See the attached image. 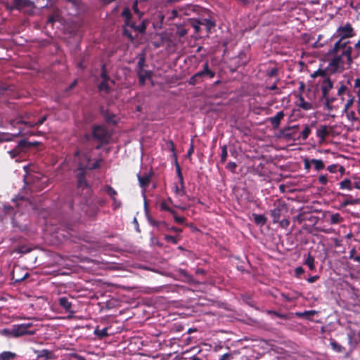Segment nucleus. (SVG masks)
Returning a JSON list of instances; mask_svg holds the SVG:
<instances>
[{
    "label": "nucleus",
    "instance_id": "nucleus-1",
    "mask_svg": "<svg viewBox=\"0 0 360 360\" xmlns=\"http://www.w3.org/2000/svg\"><path fill=\"white\" fill-rule=\"evenodd\" d=\"M353 49L350 42L337 41L328 52L329 56H333L330 61V66L335 70L343 67L345 64L350 67L354 59V55L352 56Z\"/></svg>",
    "mask_w": 360,
    "mask_h": 360
},
{
    "label": "nucleus",
    "instance_id": "nucleus-2",
    "mask_svg": "<svg viewBox=\"0 0 360 360\" xmlns=\"http://www.w3.org/2000/svg\"><path fill=\"white\" fill-rule=\"evenodd\" d=\"M333 88V82L329 77H326L321 82V100L323 101L324 108L329 111L333 110L332 104L337 100L335 96H329Z\"/></svg>",
    "mask_w": 360,
    "mask_h": 360
},
{
    "label": "nucleus",
    "instance_id": "nucleus-3",
    "mask_svg": "<svg viewBox=\"0 0 360 360\" xmlns=\"http://www.w3.org/2000/svg\"><path fill=\"white\" fill-rule=\"evenodd\" d=\"M288 212V207L287 203L283 200H276L273 204V209L269 211L270 215L273 218V223H278L281 217Z\"/></svg>",
    "mask_w": 360,
    "mask_h": 360
},
{
    "label": "nucleus",
    "instance_id": "nucleus-4",
    "mask_svg": "<svg viewBox=\"0 0 360 360\" xmlns=\"http://www.w3.org/2000/svg\"><path fill=\"white\" fill-rule=\"evenodd\" d=\"M32 323H25L14 324L12 326L13 338H19L26 335H32L35 334L36 330H32Z\"/></svg>",
    "mask_w": 360,
    "mask_h": 360
},
{
    "label": "nucleus",
    "instance_id": "nucleus-5",
    "mask_svg": "<svg viewBox=\"0 0 360 360\" xmlns=\"http://www.w3.org/2000/svg\"><path fill=\"white\" fill-rule=\"evenodd\" d=\"M337 36L339 37L338 41H342V42H350L347 39L352 38L355 36V32L352 25L349 22H347L343 26H340L336 31V34L333 37Z\"/></svg>",
    "mask_w": 360,
    "mask_h": 360
},
{
    "label": "nucleus",
    "instance_id": "nucleus-6",
    "mask_svg": "<svg viewBox=\"0 0 360 360\" xmlns=\"http://www.w3.org/2000/svg\"><path fill=\"white\" fill-rule=\"evenodd\" d=\"M39 142H29L25 139L20 141L17 145L11 150H8V153L12 158H14L20 155L22 153H25L30 146H37L39 145Z\"/></svg>",
    "mask_w": 360,
    "mask_h": 360
},
{
    "label": "nucleus",
    "instance_id": "nucleus-7",
    "mask_svg": "<svg viewBox=\"0 0 360 360\" xmlns=\"http://www.w3.org/2000/svg\"><path fill=\"white\" fill-rule=\"evenodd\" d=\"M79 206L84 212V214L90 218L95 217L98 212V207L91 199L85 198L84 201Z\"/></svg>",
    "mask_w": 360,
    "mask_h": 360
},
{
    "label": "nucleus",
    "instance_id": "nucleus-8",
    "mask_svg": "<svg viewBox=\"0 0 360 360\" xmlns=\"http://www.w3.org/2000/svg\"><path fill=\"white\" fill-rule=\"evenodd\" d=\"M92 135L94 139L100 141L101 143H108L110 138L108 130L102 126H94Z\"/></svg>",
    "mask_w": 360,
    "mask_h": 360
},
{
    "label": "nucleus",
    "instance_id": "nucleus-9",
    "mask_svg": "<svg viewBox=\"0 0 360 360\" xmlns=\"http://www.w3.org/2000/svg\"><path fill=\"white\" fill-rule=\"evenodd\" d=\"M299 129V125L288 126L280 131L282 137L286 140H297L295 134Z\"/></svg>",
    "mask_w": 360,
    "mask_h": 360
},
{
    "label": "nucleus",
    "instance_id": "nucleus-10",
    "mask_svg": "<svg viewBox=\"0 0 360 360\" xmlns=\"http://www.w3.org/2000/svg\"><path fill=\"white\" fill-rule=\"evenodd\" d=\"M78 171L79 172L77 174V188H86L87 190H89L88 183L86 180V167H84L82 164H79Z\"/></svg>",
    "mask_w": 360,
    "mask_h": 360
},
{
    "label": "nucleus",
    "instance_id": "nucleus-11",
    "mask_svg": "<svg viewBox=\"0 0 360 360\" xmlns=\"http://www.w3.org/2000/svg\"><path fill=\"white\" fill-rule=\"evenodd\" d=\"M103 191L107 193L112 200V208L113 210H117L122 205V202L120 200H118L116 198V195H117V191L110 185H106L103 188Z\"/></svg>",
    "mask_w": 360,
    "mask_h": 360
},
{
    "label": "nucleus",
    "instance_id": "nucleus-12",
    "mask_svg": "<svg viewBox=\"0 0 360 360\" xmlns=\"http://www.w3.org/2000/svg\"><path fill=\"white\" fill-rule=\"evenodd\" d=\"M47 119L46 115H44L40 119L38 120L37 122H32V121H26L24 120L22 117H19L15 118L13 121L11 122V124L14 125V124H25V125L28 126L29 127H34L36 126L41 125Z\"/></svg>",
    "mask_w": 360,
    "mask_h": 360
},
{
    "label": "nucleus",
    "instance_id": "nucleus-13",
    "mask_svg": "<svg viewBox=\"0 0 360 360\" xmlns=\"http://www.w3.org/2000/svg\"><path fill=\"white\" fill-rule=\"evenodd\" d=\"M58 304L62 307L65 312L70 313L72 315L75 313V309L72 307V303L69 300L67 297H60L58 298Z\"/></svg>",
    "mask_w": 360,
    "mask_h": 360
},
{
    "label": "nucleus",
    "instance_id": "nucleus-14",
    "mask_svg": "<svg viewBox=\"0 0 360 360\" xmlns=\"http://www.w3.org/2000/svg\"><path fill=\"white\" fill-rule=\"evenodd\" d=\"M148 223L150 226L156 227L159 231H168L170 229L169 224L165 221H157L151 217H148Z\"/></svg>",
    "mask_w": 360,
    "mask_h": 360
},
{
    "label": "nucleus",
    "instance_id": "nucleus-15",
    "mask_svg": "<svg viewBox=\"0 0 360 360\" xmlns=\"http://www.w3.org/2000/svg\"><path fill=\"white\" fill-rule=\"evenodd\" d=\"M28 6V0H12L11 4H9L8 1L6 3V6L9 10L20 9Z\"/></svg>",
    "mask_w": 360,
    "mask_h": 360
},
{
    "label": "nucleus",
    "instance_id": "nucleus-16",
    "mask_svg": "<svg viewBox=\"0 0 360 360\" xmlns=\"http://www.w3.org/2000/svg\"><path fill=\"white\" fill-rule=\"evenodd\" d=\"M34 352L37 355V359H40L42 358H44L46 360L55 359L54 352L47 349H43L41 350L34 349Z\"/></svg>",
    "mask_w": 360,
    "mask_h": 360
},
{
    "label": "nucleus",
    "instance_id": "nucleus-17",
    "mask_svg": "<svg viewBox=\"0 0 360 360\" xmlns=\"http://www.w3.org/2000/svg\"><path fill=\"white\" fill-rule=\"evenodd\" d=\"M22 134V128L18 127V131L17 132H11V133H0V143L4 141H11L14 139V138L18 137Z\"/></svg>",
    "mask_w": 360,
    "mask_h": 360
},
{
    "label": "nucleus",
    "instance_id": "nucleus-18",
    "mask_svg": "<svg viewBox=\"0 0 360 360\" xmlns=\"http://www.w3.org/2000/svg\"><path fill=\"white\" fill-rule=\"evenodd\" d=\"M284 116L283 111H279L275 116L269 118L273 129H276L279 127L281 121L283 119Z\"/></svg>",
    "mask_w": 360,
    "mask_h": 360
},
{
    "label": "nucleus",
    "instance_id": "nucleus-19",
    "mask_svg": "<svg viewBox=\"0 0 360 360\" xmlns=\"http://www.w3.org/2000/svg\"><path fill=\"white\" fill-rule=\"evenodd\" d=\"M329 134L330 131L326 125H320L316 130V136L319 139L320 142H323Z\"/></svg>",
    "mask_w": 360,
    "mask_h": 360
},
{
    "label": "nucleus",
    "instance_id": "nucleus-20",
    "mask_svg": "<svg viewBox=\"0 0 360 360\" xmlns=\"http://www.w3.org/2000/svg\"><path fill=\"white\" fill-rule=\"evenodd\" d=\"M137 177H138L139 182V185L141 188H146V187L148 186V185L150 182V179H151V176L150 174H145L143 175L138 174Z\"/></svg>",
    "mask_w": 360,
    "mask_h": 360
},
{
    "label": "nucleus",
    "instance_id": "nucleus-21",
    "mask_svg": "<svg viewBox=\"0 0 360 360\" xmlns=\"http://www.w3.org/2000/svg\"><path fill=\"white\" fill-rule=\"evenodd\" d=\"M152 76V72L148 70L138 71V77H139V83L141 86H143L146 82V79L147 78H150Z\"/></svg>",
    "mask_w": 360,
    "mask_h": 360
},
{
    "label": "nucleus",
    "instance_id": "nucleus-22",
    "mask_svg": "<svg viewBox=\"0 0 360 360\" xmlns=\"http://www.w3.org/2000/svg\"><path fill=\"white\" fill-rule=\"evenodd\" d=\"M200 23L202 26L205 27L207 33L211 32L212 29H213L216 25L213 20L207 18L202 19Z\"/></svg>",
    "mask_w": 360,
    "mask_h": 360
},
{
    "label": "nucleus",
    "instance_id": "nucleus-23",
    "mask_svg": "<svg viewBox=\"0 0 360 360\" xmlns=\"http://www.w3.org/2000/svg\"><path fill=\"white\" fill-rule=\"evenodd\" d=\"M203 78L204 77L202 76V73L198 72L190 78L188 84L190 85H195L202 82L203 81Z\"/></svg>",
    "mask_w": 360,
    "mask_h": 360
},
{
    "label": "nucleus",
    "instance_id": "nucleus-24",
    "mask_svg": "<svg viewBox=\"0 0 360 360\" xmlns=\"http://www.w3.org/2000/svg\"><path fill=\"white\" fill-rule=\"evenodd\" d=\"M18 355L13 352L4 351L0 353V360H15Z\"/></svg>",
    "mask_w": 360,
    "mask_h": 360
},
{
    "label": "nucleus",
    "instance_id": "nucleus-25",
    "mask_svg": "<svg viewBox=\"0 0 360 360\" xmlns=\"http://www.w3.org/2000/svg\"><path fill=\"white\" fill-rule=\"evenodd\" d=\"M304 264L307 265L311 271H314L316 269L314 257L310 253L307 255Z\"/></svg>",
    "mask_w": 360,
    "mask_h": 360
},
{
    "label": "nucleus",
    "instance_id": "nucleus-26",
    "mask_svg": "<svg viewBox=\"0 0 360 360\" xmlns=\"http://www.w3.org/2000/svg\"><path fill=\"white\" fill-rule=\"evenodd\" d=\"M311 126L305 124L303 130L300 133V135L299 136V137L297 138V140L299 139H302V141H306L308 139L309 134H311Z\"/></svg>",
    "mask_w": 360,
    "mask_h": 360
},
{
    "label": "nucleus",
    "instance_id": "nucleus-27",
    "mask_svg": "<svg viewBox=\"0 0 360 360\" xmlns=\"http://www.w3.org/2000/svg\"><path fill=\"white\" fill-rule=\"evenodd\" d=\"M200 73H202V76L205 77L207 76L210 78H213L215 76L214 72L210 70L208 62H206L203 65V70L199 71Z\"/></svg>",
    "mask_w": 360,
    "mask_h": 360
},
{
    "label": "nucleus",
    "instance_id": "nucleus-28",
    "mask_svg": "<svg viewBox=\"0 0 360 360\" xmlns=\"http://www.w3.org/2000/svg\"><path fill=\"white\" fill-rule=\"evenodd\" d=\"M102 115L104 117L105 121L108 124H116V121L115 120V115L112 113H110L108 110H102Z\"/></svg>",
    "mask_w": 360,
    "mask_h": 360
},
{
    "label": "nucleus",
    "instance_id": "nucleus-29",
    "mask_svg": "<svg viewBox=\"0 0 360 360\" xmlns=\"http://www.w3.org/2000/svg\"><path fill=\"white\" fill-rule=\"evenodd\" d=\"M299 99V107L304 110H309L312 108L311 103L305 101L304 97L302 95H300L298 97Z\"/></svg>",
    "mask_w": 360,
    "mask_h": 360
},
{
    "label": "nucleus",
    "instance_id": "nucleus-30",
    "mask_svg": "<svg viewBox=\"0 0 360 360\" xmlns=\"http://www.w3.org/2000/svg\"><path fill=\"white\" fill-rule=\"evenodd\" d=\"M108 328H104L103 329H100L98 327H97L94 331V334L98 338V339H103L104 338H106L108 336Z\"/></svg>",
    "mask_w": 360,
    "mask_h": 360
},
{
    "label": "nucleus",
    "instance_id": "nucleus-31",
    "mask_svg": "<svg viewBox=\"0 0 360 360\" xmlns=\"http://www.w3.org/2000/svg\"><path fill=\"white\" fill-rule=\"evenodd\" d=\"M252 217L254 218L255 223L257 225L263 226L267 221V219L264 214H252Z\"/></svg>",
    "mask_w": 360,
    "mask_h": 360
},
{
    "label": "nucleus",
    "instance_id": "nucleus-32",
    "mask_svg": "<svg viewBox=\"0 0 360 360\" xmlns=\"http://www.w3.org/2000/svg\"><path fill=\"white\" fill-rule=\"evenodd\" d=\"M360 203V199H354L352 195H348L347 198L342 201V207H347V205H354Z\"/></svg>",
    "mask_w": 360,
    "mask_h": 360
},
{
    "label": "nucleus",
    "instance_id": "nucleus-33",
    "mask_svg": "<svg viewBox=\"0 0 360 360\" xmlns=\"http://www.w3.org/2000/svg\"><path fill=\"white\" fill-rule=\"evenodd\" d=\"M173 191L177 196L185 195L186 193L185 184H180L179 187L177 185H174Z\"/></svg>",
    "mask_w": 360,
    "mask_h": 360
},
{
    "label": "nucleus",
    "instance_id": "nucleus-34",
    "mask_svg": "<svg viewBox=\"0 0 360 360\" xmlns=\"http://www.w3.org/2000/svg\"><path fill=\"white\" fill-rule=\"evenodd\" d=\"M330 346L332 349L338 353H342L345 351V348L342 347L341 345L338 343L335 340H330Z\"/></svg>",
    "mask_w": 360,
    "mask_h": 360
},
{
    "label": "nucleus",
    "instance_id": "nucleus-35",
    "mask_svg": "<svg viewBox=\"0 0 360 360\" xmlns=\"http://www.w3.org/2000/svg\"><path fill=\"white\" fill-rule=\"evenodd\" d=\"M316 314L314 310L304 311V312H297L296 316L300 318H304L309 319L311 316H314Z\"/></svg>",
    "mask_w": 360,
    "mask_h": 360
},
{
    "label": "nucleus",
    "instance_id": "nucleus-36",
    "mask_svg": "<svg viewBox=\"0 0 360 360\" xmlns=\"http://www.w3.org/2000/svg\"><path fill=\"white\" fill-rule=\"evenodd\" d=\"M340 188L351 191L352 189V181L349 179H344L340 183Z\"/></svg>",
    "mask_w": 360,
    "mask_h": 360
},
{
    "label": "nucleus",
    "instance_id": "nucleus-37",
    "mask_svg": "<svg viewBox=\"0 0 360 360\" xmlns=\"http://www.w3.org/2000/svg\"><path fill=\"white\" fill-rule=\"evenodd\" d=\"M108 81H102L98 85V89L99 91H104L105 94H109L110 91V88L108 85Z\"/></svg>",
    "mask_w": 360,
    "mask_h": 360
},
{
    "label": "nucleus",
    "instance_id": "nucleus-38",
    "mask_svg": "<svg viewBox=\"0 0 360 360\" xmlns=\"http://www.w3.org/2000/svg\"><path fill=\"white\" fill-rule=\"evenodd\" d=\"M160 208L161 211H167L171 214H174V210L169 207V205L167 203V201L165 200H162L160 202Z\"/></svg>",
    "mask_w": 360,
    "mask_h": 360
},
{
    "label": "nucleus",
    "instance_id": "nucleus-39",
    "mask_svg": "<svg viewBox=\"0 0 360 360\" xmlns=\"http://www.w3.org/2000/svg\"><path fill=\"white\" fill-rule=\"evenodd\" d=\"M348 96L349 99L347 101L344 107L345 111L348 110L352 107L355 100L354 96H353L350 91H348Z\"/></svg>",
    "mask_w": 360,
    "mask_h": 360
},
{
    "label": "nucleus",
    "instance_id": "nucleus-40",
    "mask_svg": "<svg viewBox=\"0 0 360 360\" xmlns=\"http://www.w3.org/2000/svg\"><path fill=\"white\" fill-rule=\"evenodd\" d=\"M311 163L314 165V167L317 171L321 170L325 167L324 162L321 160L311 159Z\"/></svg>",
    "mask_w": 360,
    "mask_h": 360
},
{
    "label": "nucleus",
    "instance_id": "nucleus-41",
    "mask_svg": "<svg viewBox=\"0 0 360 360\" xmlns=\"http://www.w3.org/2000/svg\"><path fill=\"white\" fill-rule=\"evenodd\" d=\"M348 91H350L349 90H348V88L345 84H341L340 87L338 89L337 95L340 96L341 100L343 101L344 98L342 97V96L345 94L348 95Z\"/></svg>",
    "mask_w": 360,
    "mask_h": 360
},
{
    "label": "nucleus",
    "instance_id": "nucleus-42",
    "mask_svg": "<svg viewBox=\"0 0 360 360\" xmlns=\"http://www.w3.org/2000/svg\"><path fill=\"white\" fill-rule=\"evenodd\" d=\"M175 167H176V171L177 176L179 179V184H184V180L183 174L181 172V167H180L179 164L178 163L177 160H176V162H175Z\"/></svg>",
    "mask_w": 360,
    "mask_h": 360
},
{
    "label": "nucleus",
    "instance_id": "nucleus-43",
    "mask_svg": "<svg viewBox=\"0 0 360 360\" xmlns=\"http://www.w3.org/2000/svg\"><path fill=\"white\" fill-rule=\"evenodd\" d=\"M343 221V218L340 216L339 213L333 214L330 217V223L332 224H337Z\"/></svg>",
    "mask_w": 360,
    "mask_h": 360
},
{
    "label": "nucleus",
    "instance_id": "nucleus-44",
    "mask_svg": "<svg viewBox=\"0 0 360 360\" xmlns=\"http://www.w3.org/2000/svg\"><path fill=\"white\" fill-rule=\"evenodd\" d=\"M147 28V22L146 20H143L139 25H135V28L134 30L138 31L139 32L143 34L146 32Z\"/></svg>",
    "mask_w": 360,
    "mask_h": 360
},
{
    "label": "nucleus",
    "instance_id": "nucleus-45",
    "mask_svg": "<svg viewBox=\"0 0 360 360\" xmlns=\"http://www.w3.org/2000/svg\"><path fill=\"white\" fill-rule=\"evenodd\" d=\"M227 156H228L227 146L224 145L221 147V155H220L221 163L224 164L226 162Z\"/></svg>",
    "mask_w": 360,
    "mask_h": 360
},
{
    "label": "nucleus",
    "instance_id": "nucleus-46",
    "mask_svg": "<svg viewBox=\"0 0 360 360\" xmlns=\"http://www.w3.org/2000/svg\"><path fill=\"white\" fill-rule=\"evenodd\" d=\"M122 16L124 18V21H129L132 18V15L130 9L128 7H125L122 12Z\"/></svg>",
    "mask_w": 360,
    "mask_h": 360
},
{
    "label": "nucleus",
    "instance_id": "nucleus-47",
    "mask_svg": "<svg viewBox=\"0 0 360 360\" xmlns=\"http://www.w3.org/2000/svg\"><path fill=\"white\" fill-rule=\"evenodd\" d=\"M100 76L103 81H110V77L108 75L105 64H103L101 67V72Z\"/></svg>",
    "mask_w": 360,
    "mask_h": 360
},
{
    "label": "nucleus",
    "instance_id": "nucleus-48",
    "mask_svg": "<svg viewBox=\"0 0 360 360\" xmlns=\"http://www.w3.org/2000/svg\"><path fill=\"white\" fill-rule=\"evenodd\" d=\"M354 89H356V93L359 97L358 102L360 103V78H356L354 80Z\"/></svg>",
    "mask_w": 360,
    "mask_h": 360
},
{
    "label": "nucleus",
    "instance_id": "nucleus-49",
    "mask_svg": "<svg viewBox=\"0 0 360 360\" xmlns=\"http://www.w3.org/2000/svg\"><path fill=\"white\" fill-rule=\"evenodd\" d=\"M354 59L360 57V39L357 41L356 43H355L354 46Z\"/></svg>",
    "mask_w": 360,
    "mask_h": 360
},
{
    "label": "nucleus",
    "instance_id": "nucleus-50",
    "mask_svg": "<svg viewBox=\"0 0 360 360\" xmlns=\"http://www.w3.org/2000/svg\"><path fill=\"white\" fill-rule=\"evenodd\" d=\"M308 220L304 212H301L294 217V221L301 224L302 221Z\"/></svg>",
    "mask_w": 360,
    "mask_h": 360
},
{
    "label": "nucleus",
    "instance_id": "nucleus-51",
    "mask_svg": "<svg viewBox=\"0 0 360 360\" xmlns=\"http://www.w3.org/2000/svg\"><path fill=\"white\" fill-rule=\"evenodd\" d=\"M268 314H273V315H274V316H276L278 318H280L281 319H287L288 318L287 314H281V313H280L278 311H276L269 310V311H268Z\"/></svg>",
    "mask_w": 360,
    "mask_h": 360
},
{
    "label": "nucleus",
    "instance_id": "nucleus-52",
    "mask_svg": "<svg viewBox=\"0 0 360 360\" xmlns=\"http://www.w3.org/2000/svg\"><path fill=\"white\" fill-rule=\"evenodd\" d=\"M101 161H102L101 160H96L91 165H86V166H83V167H86V169H89V170L98 169L101 167Z\"/></svg>",
    "mask_w": 360,
    "mask_h": 360
},
{
    "label": "nucleus",
    "instance_id": "nucleus-53",
    "mask_svg": "<svg viewBox=\"0 0 360 360\" xmlns=\"http://www.w3.org/2000/svg\"><path fill=\"white\" fill-rule=\"evenodd\" d=\"M174 217V221L180 224H184L186 221V218L184 217H179L176 214V212L174 210V214H172Z\"/></svg>",
    "mask_w": 360,
    "mask_h": 360
},
{
    "label": "nucleus",
    "instance_id": "nucleus-54",
    "mask_svg": "<svg viewBox=\"0 0 360 360\" xmlns=\"http://www.w3.org/2000/svg\"><path fill=\"white\" fill-rule=\"evenodd\" d=\"M165 240L168 242L171 243L172 244H177L179 242V239L176 238V237L171 236V235H165Z\"/></svg>",
    "mask_w": 360,
    "mask_h": 360
},
{
    "label": "nucleus",
    "instance_id": "nucleus-55",
    "mask_svg": "<svg viewBox=\"0 0 360 360\" xmlns=\"http://www.w3.org/2000/svg\"><path fill=\"white\" fill-rule=\"evenodd\" d=\"M278 72V68H273L271 70L266 71V76H267L268 77H274L277 76Z\"/></svg>",
    "mask_w": 360,
    "mask_h": 360
},
{
    "label": "nucleus",
    "instance_id": "nucleus-56",
    "mask_svg": "<svg viewBox=\"0 0 360 360\" xmlns=\"http://www.w3.org/2000/svg\"><path fill=\"white\" fill-rule=\"evenodd\" d=\"M0 333L2 335L8 337V338H13V332H12V328H4L0 331Z\"/></svg>",
    "mask_w": 360,
    "mask_h": 360
},
{
    "label": "nucleus",
    "instance_id": "nucleus-57",
    "mask_svg": "<svg viewBox=\"0 0 360 360\" xmlns=\"http://www.w3.org/2000/svg\"><path fill=\"white\" fill-rule=\"evenodd\" d=\"M188 33V30L184 28V27H179L177 28L176 34L180 37H183L185 35H186Z\"/></svg>",
    "mask_w": 360,
    "mask_h": 360
},
{
    "label": "nucleus",
    "instance_id": "nucleus-58",
    "mask_svg": "<svg viewBox=\"0 0 360 360\" xmlns=\"http://www.w3.org/2000/svg\"><path fill=\"white\" fill-rule=\"evenodd\" d=\"M122 34L124 36L127 37L131 41H133L134 40V37L132 36L131 32L125 27H123Z\"/></svg>",
    "mask_w": 360,
    "mask_h": 360
},
{
    "label": "nucleus",
    "instance_id": "nucleus-59",
    "mask_svg": "<svg viewBox=\"0 0 360 360\" xmlns=\"http://www.w3.org/2000/svg\"><path fill=\"white\" fill-rule=\"evenodd\" d=\"M201 20H195L193 22L192 25L194 30H195L196 33H198L200 30V26H201Z\"/></svg>",
    "mask_w": 360,
    "mask_h": 360
},
{
    "label": "nucleus",
    "instance_id": "nucleus-60",
    "mask_svg": "<svg viewBox=\"0 0 360 360\" xmlns=\"http://www.w3.org/2000/svg\"><path fill=\"white\" fill-rule=\"evenodd\" d=\"M132 8H133V11H134V13L136 14L139 15V18H141L142 16L143 13L139 9L137 1L134 2Z\"/></svg>",
    "mask_w": 360,
    "mask_h": 360
},
{
    "label": "nucleus",
    "instance_id": "nucleus-61",
    "mask_svg": "<svg viewBox=\"0 0 360 360\" xmlns=\"http://www.w3.org/2000/svg\"><path fill=\"white\" fill-rule=\"evenodd\" d=\"M283 229H286L290 225V221L288 219H283L278 222Z\"/></svg>",
    "mask_w": 360,
    "mask_h": 360
},
{
    "label": "nucleus",
    "instance_id": "nucleus-62",
    "mask_svg": "<svg viewBox=\"0 0 360 360\" xmlns=\"http://www.w3.org/2000/svg\"><path fill=\"white\" fill-rule=\"evenodd\" d=\"M304 273V269L302 266H298L295 269V275L297 278H300V276Z\"/></svg>",
    "mask_w": 360,
    "mask_h": 360
},
{
    "label": "nucleus",
    "instance_id": "nucleus-63",
    "mask_svg": "<svg viewBox=\"0 0 360 360\" xmlns=\"http://www.w3.org/2000/svg\"><path fill=\"white\" fill-rule=\"evenodd\" d=\"M236 167L237 165L234 162H229L226 165V168L232 172H235Z\"/></svg>",
    "mask_w": 360,
    "mask_h": 360
},
{
    "label": "nucleus",
    "instance_id": "nucleus-64",
    "mask_svg": "<svg viewBox=\"0 0 360 360\" xmlns=\"http://www.w3.org/2000/svg\"><path fill=\"white\" fill-rule=\"evenodd\" d=\"M233 355L231 353H226L220 356L219 360H233Z\"/></svg>",
    "mask_w": 360,
    "mask_h": 360
}]
</instances>
